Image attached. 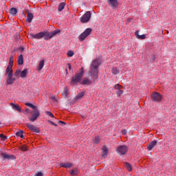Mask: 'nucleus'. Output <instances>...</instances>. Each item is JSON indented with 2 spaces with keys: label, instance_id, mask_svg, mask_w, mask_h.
Masks as SVG:
<instances>
[{
  "label": "nucleus",
  "instance_id": "obj_6",
  "mask_svg": "<svg viewBox=\"0 0 176 176\" xmlns=\"http://www.w3.org/2000/svg\"><path fill=\"white\" fill-rule=\"evenodd\" d=\"M91 17V12L90 11L86 12L85 14L82 15V16L80 18L81 23H87L89 20H90V18Z\"/></svg>",
  "mask_w": 176,
  "mask_h": 176
},
{
  "label": "nucleus",
  "instance_id": "obj_31",
  "mask_svg": "<svg viewBox=\"0 0 176 176\" xmlns=\"http://www.w3.org/2000/svg\"><path fill=\"white\" fill-rule=\"evenodd\" d=\"M69 173L70 175H78V174H79L78 173V170H76V169H73L72 170H69Z\"/></svg>",
  "mask_w": 176,
  "mask_h": 176
},
{
  "label": "nucleus",
  "instance_id": "obj_48",
  "mask_svg": "<svg viewBox=\"0 0 176 176\" xmlns=\"http://www.w3.org/2000/svg\"><path fill=\"white\" fill-rule=\"evenodd\" d=\"M36 176H43V173H42L41 172H38Z\"/></svg>",
  "mask_w": 176,
  "mask_h": 176
},
{
  "label": "nucleus",
  "instance_id": "obj_1",
  "mask_svg": "<svg viewBox=\"0 0 176 176\" xmlns=\"http://www.w3.org/2000/svg\"><path fill=\"white\" fill-rule=\"evenodd\" d=\"M83 74H85V69L82 67L79 73L76 74L75 76L72 77L70 82L71 86H75V85H78V83L80 85L82 82V78H83Z\"/></svg>",
  "mask_w": 176,
  "mask_h": 176
},
{
  "label": "nucleus",
  "instance_id": "obj_25",
  "mask_svg": "<svg viewBox=\"0 0 176 176\" xmlns=\"http://www.w3.org/2000/svg\"><path fill=\"white\" fill-rule=\"evenodd\" d=\"M18 64H19V65H23V64H24V58H23V55H20L19 56Z\"/></svg>",
  "mask_w": 176,
  "mask_h": 176
},
{
  "label": "nucleus",
  "instance_id": "obj_39",
  "mask_svg": "<svg viewBox=\"0 0 176 176\" xmlns=\"http://www.w3.org/2000/svg\"><path fill=\"white\" fill-rule=\"evenodd\" d=\"M114 89H116V90H120V89H122V87L119 84H116L115 86H114Z\"/></svg>",
  "mask_w": 176,
  "mask_h": 176
},
{
  "label": "nucleus",
  "instance_id": "obj_52",
  "mask_svg": "<svg viewBox=\"0 0 176 176\" xmlns=\"http://www.w3.org/2000/svg\"><path fill=\"white\" fill-rule=\"evenodd\" d=\"M21 50H24V47H21Z\"/></svg>",
  "mask_w": 176,
  "mask_h": 176
},
{
  "label": "nucleus",
  "instance_id": "obj_12",
  "mask_svg": "<svg viewBox=\"0 0 176 176\" xmlns=\"http://www.w3.org/2000/svg\"><path fill=\"white\" fill-rule=\"evenodd\" d=\"M31 38H32V39H42V38H43V36H45V32H41L37 34H30Z\"/></svg>",
  "mask_w": 176,
  "mask_h": 176
},
{
  "label": "nucleus",
  "instance_id": "obj_16",
  "mask_svg": "<svg viewBox=\"0 0 176 176\" xmlns=\"http://www.w3.org/2000/svg\"><path fill=\"white\" fill-rule=\"evenodd\" d=\"M157 140H153L151 142H150L147 146L148 151H152V149H153V148L155 146V145H157Z\"/></svg>",
  "mask_w": 176,
  "mask_h": 176
},
{
  "label": "nucleus",
  "instance_id": "obj_10",
  "mask_svg": "<svg viewBox=\"0 0 176 176\" xmlns=\"http://www.w3.org/2000/svg\"><path fill=\"white\" fill-rule=\"evenodd\" d=\"M107 3L111 9H116L119 5L118 0H107Z\"/></svg>",
  "mask_w": 176,
  "mask_h": 176
},
{
  "label": "nucleus",
  "instance_id": "obj_33",
  "mask_svg": "<svg viewBox=\"0 0 176 176\" xmlns=\"http://www.w3.org/2000/svg\"><path fill=\"white\" fill-rule=\"evenodd\" d=\"M111 72L113 74V75H118V74H119V69H118L117 67H113Z\"/></svg>",
  "mask_w": 176,
  "mask_h": 176
},
{
  "label": "nucleus",
  "instance_id": "obj_22",
  "mask_svg": "<svg viewBox=\"0 0 176 176\" xmlns=\"http://www.w3.org/2000/svg\"><path fill=\"white\" fill-rule=\"evenodd\" d=\"M27 74H28V69H24L22 72H21V78H22V79H24V78L27 76Z\"/></svg>",
  "mask_w": 176,
  "mask_h": 176
},
{
  "label": "nucleus",
  "instance_id": "obj_9",
  "mask_svg": "<svg viewBox=\"0 0 176 176\" xmlns=\"http://www.w3.org/2000/svg\"><path fill=\"white\" fill-rule=\"evenodd\" d=\"M127 151L128 148L124 145L120 146L117 148V153H119V155H124L125 153H127Z\"/></svg>",
  "mask_w": 176,
  "mask_h": 176
},
{
  "label": "nucleus",
  "instance_id": "obj_27",
  "mask_svg": "<svg viewBox=\"0 0 176 176\" xmlns=\"http://www.w3.org/2000/svg\"><path fill=\"white\" fill-rule=\"evenodd\" d=\"M10 14H12V16H15V14H17V9L12 8L9 11Z\"/></svg>",
  "mask_w": 176,
  "mask_h": 176
},
{
  "label": "nucleus",
  "instance_id": "obj_26",
  "mask_svg": "<svg viewBox=\"0 0 176 176\" xmlns=\"http://www.w3.org/2000/svg\"><path fill=\"white\" fill-rule=\"evenodd\" d=\"M65 7V3L64 2L60 3L58 5V10L59 12H63V10L64 9Z\"/></svg>",
  "mask_w": 176,
  "mask_h": 176
},
{
  "label": "nucleus",
  "instance_id": "obj_7",
  "mask_svg": "<svg viewBox=\"0 0 176 176\" xmlns=\"http://www.w3.org/2000/svg\"><path fill=\"white\" fill-rule=\"evenodd\" d=\"M151 100L154 102H160L162 101V95L157 92H154L151 95Z\"/></svg>",
  "mask_w": 176,
  "mask_h": 176
},
{
  "label": "nucleus",
  "instance_id": "obj_44",
  "mask_svg": "<svg viewBox=\"0 0 176 176\" xmlns=\"http://www.w3.org/2000/svg\"><path fill=\"white\" fill-rule=\"evenodd\" d=\"M16 137H21V138H24V135L21 133H16Z\"/></svg>",
  "mask_w": 176,
  "mask_h": 176
},
{
  "label": "nucleus",
  "instance_id": "obj_41",
  "mask_svg": "<svg viewBox=\"0 0 176 176\" xmlns=\"http://www.w3.org/2000/svg\"><path fill=\"white\" fill-rule=\"evenodd\" d=\"M68 57H72V56H74V52L72 51H68L67 53Z\"/></svg>",
  "mask_w": 176,
  "mask_h": 176
},
{
  "label": "nucleus",
  "instance_id": "obj_30",
  "mask_svg": "<svg viewBox=\"0 0 176 176\" xmlns=\"http://www.w3.org/2000/svg\"><path fill=\"white\" fill-rule=\"evenodd\" d=\"M68 94H69V93L68 92V88H67V87H65L63 89V91L62 92V95H63L64 97H67V96H68Z\"/></svg>",
  "mask_w": 176,
  "mask_h": 176
},
{
  "label": "nucleus",
  "instance_id": "obj_43",
  "mask_svg": "<svg viewBox=\"0 0 176 176\" xmlns=\"http://www.w3.org/2000/svg\"><path fill=\"white\" fill-rule=\"evenodd\" d=\"M23 113H24V115H27V113H31V110H30V109L27 108L25 109Z\"/></svg>",
  "mask_w": 176,
  "mask_h": 176
},
{
  "label": "nucleus",
  "instance_id": "obj_19",
  "mask_svg": "<svg viewBox=\"0 0 176 176\" xmlns=\"http://www.w3.org/2000/svg\"><path fill=\"white\" fill-rule=\"evenodd\" d=\"M10 105L12 107V109L17 111L18 112H21V107L19 104H14V103H10Z\"/></svg>",
  "mask_w": 176,
  "mask_h": 176
},
{
  "label": "nucleus",
  "instance_id": "obj_49",
  "mask_svg": "<svg viewBox=\"0 0 176 176\" xmlns=\"http://www.w3.org/2000/svg\"><path fill=\"white\" fill-rule=\"evenodd\" d=\"M67 65H68L69 70L71 71V69L72 68V66H71V64L68 63Z\"/></svg>",
  "mask_w": 176,
  "mask_h": 176
},
{
  "label": "nucleus",
  "instance_id": "obj_53",
  "mask_svg": "<svg viewBox=\"0 0 176 176\" xmlns=\"http://www.w3.org/2000/svg\"><path fill=\"white\" fill-rule=\"evenodd\" d=\"M122 134H123L124 135H126V133H123Z\"/></svg>",
  "mask_w": 176,
  "mask_h": 176
},
{
  "label": "nucleus",
  "instance_id": "obj_17",
  "mask_svg": "<svg viewBox=\"0 0 176 176\" xmlns=\"http://www.w3.org/2000/svg\"><path fill=\"white\" fill-rule=\"evenodd\" d=\"M33 19H34V14L31 12H28L26 18V23H28L30 24V23H32Z\"/></svg>",
  "mask_w": 176,
  "mask_h": 176
},
{
  "label": "nucleus",
  "instance_id": "obj_4",
  "mask_svg": "<svg viewBox=\"0 0 176 176\" xmlns=\"http://www.w3.org/2000/svg\"><path fill=\"white\" fill-rule=\"evenodd\" d=\"M34 111L31 112L32 117L30 119V122H35L37 118H39L41 113H39V110L38 109V107H35V109H33Z\"/></svg>",
  "mask_w": 176,
  "mask_h": 176
},
{
  "label": "nucleus",
  "instance_id": "obj_32",
  "mask_svg": "<svg viewBox=\"0 0 176 176\" xmlns=\"http://www.w3.org/2000/svg\"><path fill=\"white\" fill-rule=\"evenodd\" d=\"M25 105H26V107H29V108H32V109H35V108L36 107V106L30 102H25Z\"/></svg>",
  "mask_w": 176,
  "mask_h": 176
},
{
  "label": "nucleus",
  "instance_id": "obj_2",
  "mask_svg": "<svg viewBox=\"0 0 176 176\" xmlns=\"http://www.w3.org/2000/svg\"><path fill=\"white\" fill-rule=\"evenodd\" d=\"M44 32V39L45 41H49V39H52L53 36H56L58 34L61 32L60 30H55L52 32Z\"/></svg>",
  "mask_w": 176,
  "mask_h": 176
},
{
  "label": "nucleus",
  "instance_id": "obj_29",
  "mask_svg": "<svg viewBox=\"0 0 176 176\" xmlns=\"http://www.w3.org/2000/svg\"><path fill=\"white\" fill-rule=\"evenodd\" d=\"M124 167L126 168L128 171H131L133 170L131 165L128 162L124 163Z\"/></svg>",
  "mask_w": 176,
  "mask_h": 176
},
{
  "label": "nucleus",
  "instance_id": "obj_34",
  "mask_svg": "<svg viewBox=\"0 0 176 176\" xmlns=\"http://www.w3.org/2000/svg\"><path fill=\"white\" fill-rule=\"evenodd\" d=\"M20 75H21V71L20 69H16L14 73V76H16V78H20Z\"/></svg>",
  "mask_w": 176,
  "mask_h": 176
},
{
  "label": "nucleus",
  "instance_id": "obj_55",
  "mask_svg": "<svg viewBox=\"0 0 176 176\" xmlns=\"http://www.w3.org/2000/svg\"><path fill=\"white\" fill-rule=\"evenodd\" d=\"M0 126H1V122H0Z\"/></svg>",
  "mask_w": 176,
  "mask_h": 176
},
{
  "label": "nucleus",
  "instance_id": "obj_54",
  "mask_svg": "<svg viewBox=\"0 0 176 176\" xmlns=\"http://www.w3.org/2000/svg\"><path fill=\"white\" fill-rule=\"evenodd\" d=\"M66 72H68V70H67V69H66Z\"/></svg>",
  "mask_w": 176,
  "mask_h": 176
},
{
  "label": "nucleus",
  "instance_id": "obj_42",
  "mask_svg": "<svg viewBox=\"0 0 176 176\" xmlns=\"http://www.w3.org/2000/svg\"><path fill=\"white\" fill-rule=\"evenodd\" d=\"M146 38V36L145 34L139 35L138 37V39H145Z\"/></svg>",
  "mask_w": 176,
  "mask_h": 176
},
{
  "label": "nucleus",
  "instance_id": "obj_20",
  "mask_svg": "<svg viewBox=\"0 0 176 176\" xmlns=\"http://www.w3.org/2000/svg\"><path fill=\"white\" fill-rule=\"evenodd\" d=\"M80 85H91V81L89 78H85L82 80H81Z\"/></svg>",
  "mask_w": 176,
  "mask_h": 176
},
{
  "label": "nucleus",
  "instance_id": "obj_36",
  "mask_svg": "<svg viewBox=\"0 0 176 176\" xmlns=\"http://www.w3.org/2000/svg\"><path fill=\"white\" fill-rule=\"evenodd\" d=\"M100 141H101V138H100V136H96L95 137V139L94 140V144H98Z\"/></svg>",
  "mask_w": 176,
  "mask_h": 176
},
{
  "label": "nucleus",
  "instance_id": "obj_45",
  "mask_svg": "<svg viewBox=\"0 0 176 176\" xmlns=\"http://www.w3.org/2000/svg\"><path fill=\"white\" fill-rule=\"evenodd\" d=\"M58 124H59L60 126H63V124H67V123H65V122L64 121H58Z\"/></svg>",
  "mask_w": 176,
  "mask_h": 176
},
{
  "label": "nucleus",
  "instance_id": "obj_21",
  "mask_svg": "<svg viewBox=\"0 0 176 176\" xmlns=\"http://www.w3.org/2000/svg\"><path fill=\"white\" fill-rule=\"evenodd\" d=\"M12 68H13V67L8 66V67L6 70V73L7 74V75H12L13 74V69H12Z\"/></svg>",
  "mask_w": 176,
  "mask_h": 176
},
{
  "label": "nucleus",
  "instance_id": "obj_28",
  "mask_svg": "<svg viewBox=\"0 0 176 176\" xmlns=\"http://www.w3.org/2000/svg\"><path fill=\"white\" fill-rule=\"evenodd\" d=\"M19 149L22 151V152H27L28 151V146L24 144L19 146Z\"/></svg>",
  "mask_w": 176,
  "mask_h": 176
},
{
  "label": "nucleus",
  "instance_id": "obj_24",
  "mask_svg": "<svg viewBox=\"0 0 176 176\" xmlns=\"http://www.w3.org/2000/svg\"><path fill=\"white\" fill-rule=\"evenodd\" d=\"M83 96H85V91H81L78 93V95L76 96V100H82Z\"/></svg>",
  "mask_w": 176,
  "mask_h": 176
},
{
  "label": "nucleus",
  "instance_id": "obj_5",
  "mask_svg": "<svg viewBox=\"0 0 176 176\" xmlns=\"http://www.w3.org/2000/svg\"><path fill=\"white\" fill-rule=\"evenodd\" d=\"M100 60L98 59H95L91 63L90 69L98 71V67H100Z\"/></svg>",
  "mask_w": 176,
  "mask_h": 176
},
{
  "label": "nucleus",
  "instance_id": "obj_51",
  "mask_svg": "<svg viewBox=\"0 0 176 176\" xmlns=\"http://www.w3.org/2000/svg\"><path fill=\"white\" fill-rule=\"evenodd\" d=\"M16 133H24V131H17Z\"/></svg>",
  "mask_w": 176,
  "mask_h": 176
},
{
  "label": "nucleus",
  "instance_id": "obj_46",
  "mask_svg": "<svg viewBox=\"0 0 176 176\" xmlns=\"http://www.w3.org/2000/svg\"><path fill=\"white\" fill-rule=\"evenodd\" d=\"M139 34H140V31L137 30L135 32V35L136 38H138V36H140Z\"/></svg>",
  "mask_w": 176,
  "mask_h": 176
},
{
  "label": "nucleus",
  "instance_id": "obj_8",
  "mask_svg": "<svg viewBox=\"0 0 176 176\" xmlns=\"http://www.w3.org/2000/svg\"><path fill=\"white\" fill-rule=\"evenodd\" d=\"M89 74L92 80H94V82H97L98 80V70L90 69Z\"/></svg>",
  "mask_w": 176,
  "mask_h": 176
},
{
  "label": "nucleus",
  "instance_id": "obj_11",
  "mask_svg": "<svg viewBox=\"0 0 176 176\" xmlns=\"http://www.w3.org/2000/svg\"><path fill=\"white\" fill-rule=\"evenodd\" d=\"M0 155L1 157H3V159H6L7 160H14L16 159V156L6 154V153H1Z\"/></svg>",
  "mask_w": 176,
  "mask_h": 176
},
{
  "label": "nucleus",
  "instance_id": "obj_3",
  "mask_svg": "<svg viewBox=\"0 0 176 176\" xmlns=\"http://www.w3.org/2000/svg\"><path fill=\"white\" fill-rule=\"evenodd\" d=\"M91 28H87L79 36L78 39L82 42V41H85L89 35H90V33L91 32Z\"/></svg>",
  "mask_w": 176,
  "mask_h": 176
},
{
  "label": "nucleus",
  "instance_id": "obj_23",
  "mask_svg": "<svg viewBox=\"0 0 176 176\" xmlns=\"http://www.w3.org/2000/svg\"><path fill=\"white\" fill-rule=\"evenodd\" d=\"M44 65H45V60H41L38 64L37 71H41L42 68H43Z\"/></svg>",
  "mask_w": 176,
  "mask_h": 176
},
{
  "label": "nucleus",
  "instance_id": "obj_18",
  "mask_svg": "<svg viewBox=\"0 0 176 176\" xmlns=\"http://www.w3.org/2000/svg\"><path fill=\"white\" fill-rule=\"evenodd\" d=\"M73 164L71 162H67V163H61L60 164V167H63L64 168H71L72 167Z\"/></svg>",
  "mask_w": 176,
  "mask_h": 176
},
{
  "label": "nucleus",
  "instance_id": "obj_50",
  "mask_svg": "<svg viewBox=\"0 0 176 176\" xmlns=\"http://www.w3.org/2000/svg\"><path fill=\"white\" fill-rule=\"evenodd\" d=\"M127 132V130H126V129H124V130H122V131H121V133H126Z\"/></svg>",
  "mask_w": 176,
  "mask_h": 176
},
{
  "label": "nucleus",
  "instance_id": "obj_40",
  "mask_svg": "<svg viewBox=\"0 0 176 176\" xmlns=\"http://www.w3.org/2000/svg\"><path fill=\"white\" fill-rule=\"evenodd\" d=\"M45 113L47 116H50V118H54V115L50 111H45Z\"/></svg>",
  "mask_w": 176,
  "mask_h": 176
},
{
  "label": "nucleus",
  "instance_id": "obj_47",
  "mask_svg": "<svg viewBox=\"0 0 176 176\" xmlns=\"http://www.w3.org/2000/svg\"><path fill=\"white\" fill-rule=\"evenodd\" d=\"M49 122L50 123V124H52V126H57V124L56 123H54V122L52 121H49Z\"/></svg>",
  "mask_w": 176,
  "mask_h": 176
},
{
  "label": "nucleus",
  "instance_id": "obj_15",
  "mask_svg": "<svg viewBox=\"0 0 176 176\" xmlns=\"http://www.w3.org/2000/svg\"><path fill=\"white\" fill-rule=\"evenodd\" d=\"M102 157H103V159H105V157L108 156V148H107V146H103L102 147Z\"/></svg>",
  "mask_w": 176,
  "mask_h": 176
},
{
  "label": "nucleus",
  "instance_id": "obj_37",
  "mask_svg": "<svg viewBox=\"0 0 176 176\" xmlns=\"http://www.w3.org/2000/svg\"><path fill=\"white\" fill-rule=\"evenodd\" d=\"M13 60H14V58H13V56H11L10 57V61H9V67H13Z\"/></svg>",
  "mask_w": 176,
  "mask_h": 176
},
{
  "label": "nucleus",
  "instance_id": "obj_14",
  "mask_svg": "<svg viewBox=\"0 0 176 176\" xmlns=\"http://www.w3.org/2000/svg\"><path fill=\"white\" fill-rule=\"evenodd\" d=\"M27 126L30 131H32L33 133H41V130L39 129V128L31 124H27Z\"/></svg>",
  "mask_w": 176,
  "mask_h": 176
},
{
  "label": "nucleus",
  "instance_id": "obj_38",
  "mask_svg": "<svg viewBox=\"0 0 176 176\" xmlns=\"http://www.w3.org/2000/svg\"><path fill=\"white\" fill-rule=\"evenodd\" d=\"M123 93L124 91L121 89L116 91V95L118 96V97H120L122 94H123Z\"/></svg>",
  "mask_w": 176,
  "mask_h": 176
},
{
  "label": "nucleus",
  "instance_id": "obj_35",
  "mask_svg": "<svg viewBox=\"0 0 176 176\" xmlns=\"http://www.w3.org/2000/svg\"><path fill=\"white\" fill-rule=\"evenodd\" d=\"M0 139H1V141H6V140H8V137L3 135V133H1L0 134Z\"/></svg>",
  "mask_w": 176,
  "mask_h": 176
},
{
  "label": "nucleus",
  "instance_id": "obj_13",
  "mask_svg": "<svg viewBox=\"0 0 176 176\" xmlns=\"http://www.w3.org/2000/svg\"><path fill=\"white\" fill-rule=\"evenodd\" d=\"M15 80L16 78L13 77V74H8L6 78V85H12Z\"/></svg>",
  "mask_w": 176,
  "mask_h": 176
}]
</instances>
